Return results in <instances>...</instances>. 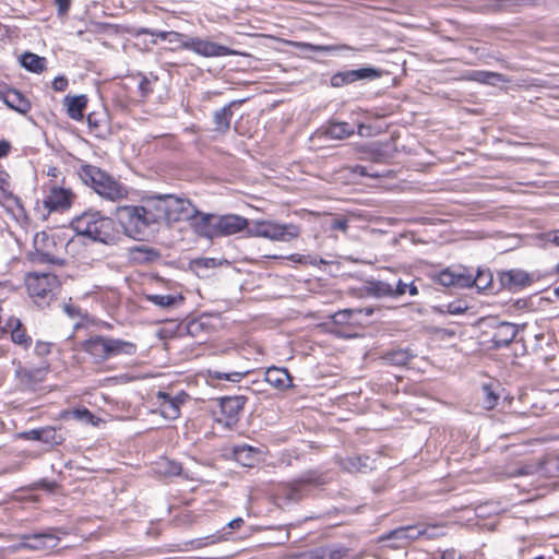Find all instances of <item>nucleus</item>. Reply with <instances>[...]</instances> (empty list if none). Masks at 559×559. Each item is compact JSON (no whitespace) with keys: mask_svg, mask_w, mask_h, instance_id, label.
I'll list each match as a JSON object with an SVG mask.
<instances>
[{"mask_svg":"<svg viewBox=\"0 0 559 559\" xmlns=\"http://www.w3.org/2000/svg\"><path fill=\"white\" fill-rule=\"evenodd\" d=\"M189 394L180 391L176 395L158 391L156 402L158 404L160 415L166 419H176L180 416V407L189 400Z\"/></svg>","mask_w":559,"mask_h":559,"instance_id":"11","label":"nucleus"},{"mask_svg":"<svg viewBox=\"0 0 559 559\" xmlns=\"http://www.w3.org/2000/svg\"><path fill=\"white\" fill-rule=\"evenodd\" d=\"M143 297L145 300L150 301L154 306L164 309L171 308L185 301V296L180 292H175L170 294H153L148 293L145 289L143 290Z\"/></svg>","mask_w":559,"mask_h":559,"instance_id":"26","label":"nucleus"},{"mask_svg":"<svg viewBox=\"0 0 559 559\" xmlns=\"http://www.w3.org/2000/svg\"><path fill=\"white\" fill-rule=\"evenodd\" d=\"M41 438L40 441L50 444H60L62 442V437L57 435L56 428L51 426L41 428Z\"/></svg>","mask_w":559,"mask_h":559,"instance_id":"44","label":"nucleus"},{"mask_svg":"<svg viewBox=\"0 0 559 559\" xmlns=\"http://www.w3.org/2000/svg\"><path fill=\"white\" fill-rule=\"evenodd\" d=\"M49 372V366L28 368L21 371V381L28 388L34 390L37 384L45 381Z\"/></svg>","mask_w":559,"mask_h":559,"instance_id":"28","label":"nucleus"},{"mask_svg":"<svg viewBox=\"0 0 559 559\" xmlns=\"http://www.w3.org/2000/svg\"><path fill=\"white\" fill-rule=\"evenodd\" d=\"M5 328H8V333H10L11 341L14 344L24 349H28L32 346V337L27 334L26 328L19 318L10 317L5 321Z\"/></svg>","mask_w":559,"mask_h":559,"instance_id":"22","label":"nucleus"},{"mask_svg":"<svg viewBox=\"0 0 559 559\" xmlns=\"http://www.w3.org/2000/svg\"><path fill=\"white\" fill-rule=\"evenodd\" d=\"M233 457L245 467H254L261 461V450L248 444L234 445L231 449Z\"/></svg>","mask_w":559,"mask_h":559,"instance_id":"19","label":"nucleus"},{"mask_svg":"<svg viewBox=\"0 0 559 559\" xmlns=\"http://www.w3.org/2000/svg\"><path fill=\"white\" fill-rule=\"evenodd\" d=\"M471 287L475 286L479 290L490 289L492 285V274L490 271H478L474 276L469 273Z\"/></svg>","mask_w":559,"mask_h":559,"instance_id":"40","label":"nucleus"},{"mask_svg":"<svg viewBox=\"0 0 559 559\" xmlns=\"http://www.w3.org/2000/svg\"><path fill=\"white\" fill-rule=\"evenodd\" d=\"M74 350L84 354L82 359L90 364L94 371L107 372L114 369L108 364L110 359L135 355L138 345L122 338L94 334L80 342Z\"/></svg>","mask_w":559,"mask_h":559,"instance_id":"1","label":"nucleus"},{"mask_svg":"<svg viewBox=\"0 0 559 559\" xmlns=\"http://www.w3.org/2000/svg\"><path fill=\"white\" fill-rule=\"evenodd\" d=\"M182 472V467L179 463L174 461H166V466L164 468V473L171 476H178Z\"/></svg>","mask_w":559,"mask_h":559,"instance_id":"54","label":"nucleus"},{"mask_svg":"<svg viewBox=\"0 0 559 559\" xmlns=\"http://www.w3.org/2000/svg\"><path fill=\"white\" fill-rule=\"evenodd\" d=\"M317 479L312 474H306L292 483L287 486V498L289 499H299L300 498V491L309 485H316Z\"/></svg>","mask_w":559,"mask_h":559,"instance_id":"36","label":"nucleus"},{"mask_svg":"<svg viewBox=\"0 0 559 559\" xmlns=\"http://www.w3.org/2000/svg\"><path fill=\"white\" fill-rule=\"evenodd\" d=\"M87 102L88 99L86 95L67 96L64 98V104L67 106L68 116L76 121L82 120Z\"/></svg>","mask_w":559,"mask_h":559,"instance_id":"29","label":"nucleus"},{"mask_svg":"<svg viewBox=\"0 0 559 559\" xmlns=\"http://www.w3.org/2000/svg\"><path fill=\"white\" fill-rule=\"evenodd\" d=\"M117 214L124 234L131 238H140L151 226L142 205L119 206Z\"/></svg>","mask_w":559,"mask_h":559,"instance_id":"7","label":"nucleus"},{"mask_svg":"<svg viewBox=\"0 0 559 559\" xmlns=\"http://www.w3.org/2000/svg\"><path fill=\"white\" fill-rule=\"evenodd\" d=\"M320 559H354L350 549L345 546H334L321 549Z\"/></svg>","mask_w":559,"mask_h":559,"instance_id":"39","label":"nucleus"},{"mask_svg":"<svg viewBox=\"0 0 559 559\" xmlns=\"http://www.w3.org/2000/svg\"><path fill=\"white\" fill-rule=\"evenodd\" d=\"M243 524H245V521L242 518H236V519L231 520L221 531L216 532L215 534H212L210 536L199 539L198 547H204V546H210V545L218 544L222 542L230 540L233 538V531L240 530L243 526Z\"/></svg>","mask_w":559,"mask_h":559,"instance_id":"21","label":"nucleus"},{"mask_svg":"<svg viewBox=\"0 0 559 559\" xmlns=\"http://www.w3.org/2000/svg\"><path fill=\"white\" fill-rule=\"evenodd\" d=\"M41 428L31 429L28 431H24L21 433L22 438L25 440L40 441L41 438Z\"/></svg>","mask_w":559,"mask_h":559,"instance_id":"59","label":"nucleus"},{"mask_svg":"<svg viewBox=\"0 0 559 559\" xmlns=\"http://www.w3.org/2000/svg\"><path fill=\"white\" fill-rule=\"evenodd\" d=\"M499 282L503 289L515 293L531 286L534 277L524 270L512 269L499 272Z\"/></svg>","mask_w":559,"mask_h":559,"instance_id":"13","label":"nucleus"},{"mask_svg":"<svg viewBox=\"0 0 559 559\" xmlns=\"http://www.w3.org/2000/svg\"><path fill=\"white\" fill-rule=\"evenodd\" d=\"M9 186V174L4 170H0V189L4 190Z\"/></svg>","mask_w":559,"mask_h":559,"instance_id":"64","label":"nucleus"},{"mask_svg":"<svg viewBox=\"0 0 559 559\" xmlns=\"http://www.w3.org/2000/svg\"><path fill=\"white\" fill-rule=\"evenodd\" d=\"M12 151V144L9 140L0 138V159L5 158Z\"/></svg>","mask_w":559,"mask_h":559,"instance_id":"58","label":"nucleus"},{"mask_svg":"<svg viewBox=\"0 0 559 559\" xmlns=\"http://www.w3.org/2000/svg\"><path fill=\"white\" fill-rule=\"evenodd\" d=\"M71 227L78 235L104 245H115L120 238L116 221L94 209H87L76 215L71 221Z\"/></svg>","mask_w":559,"mask_h":559,"instance_id":"2","label":"nucleus"},{"mask_svg":"<svg viewBox=\"0 0 559 559\" xmlns=\"http://www.w3.org/2000/svg\"><path fill=\"white\" fill-rule=\"evenodd\" d=\"M151 225L165 222L167 224L168 194L148 197L142 204Z\"/></svg>","mask_w":559,"mask_h":559,"instance_id":"14","label":"nucleus"},{"mask_svg":"<svg viewBox=\"0 0 559 559\" xmlns=\"http://www.w3.org/2000/svg\"><path fill=\"white\" fill-rule=\"evenodd\" d=\"M352 83H355L352 70L338 71L334 73L330 79L331 86L336 88Z\"/></svg>","mask_w":559,"mask_h":559,"instance_id":"42","label":"nucleus"},{"mask_svg":"<svg viewBox=\"0 0 559 559\" xmlns=\"http://www.w3.org/2000/svg\"><path fill=\"white\" fill-rule=\"evenodd\" d=\"M516 335L515 325L509 322L498 323L491 333V342L493 347L500 348L509 345Z\"/></svg>","mask_w":559,"mask_h":559,"instance_id":"25","label":"nucleus"},{"mask_svg":"<svg viewBox=\"0 0 559 559\" xmlns=\"http://www.w3.org/2000/svg\"><path fill=\"white\" fill-rule=\"evenodd\" d=\"M462 554L455 548H448L440 552V559H462Z\"/></svg>","mask_w":559,"mask_h":559,"instance_id":"56","label":"nucleus"},{"mask_svg":"<svg viewBox=\"0 0 559 559\" xmlns=\"http://www.w3.org/2000/svg\"><path fill=\"white\" fill-rule=\"evenodd\" d=\"M49 180H60L63 176H61V170L57 166H49L46 171Z\"/></svg>","mask_w":559,"mask_h":559,"instance_id":"61","label":"nucleus"},{"mask_svg":"<svg viewBox=\"0 0 559 559\" xmlns=\"http://www.w3.org/2000/svg\"><path fill=\"white\" fill-rule=\"evenodd\" d=\"M288 259L295 263H300V264H314V261H311L310 260V257L309 255H302V254H298V253H294V254H290L288 257Z\"/></svg>","mask_w":559,"mask_h":559,"instance_id":"60","label":"nucleus"},{"mask_svg":"<svg viewBox=\"0 0 559 559\" xmlns=\"http://www.w3.org/2000/svg\"><path fill=\"white\" fill-rule=\"evenodd\" d=\"M443 312L449 314H463L468 309L467 304L464 300H453L447 305H444Z\"/></svg>","mask_w":559,"mask_h":559,"instance_id":"47","label":"nucleus"},{"mask_svg":"<svg viewBox=\"0 0 559 559\" xmlns=\"http://www.w3.org/2000/svg\"><path fill=\"white\" fill-rule=\"evenodd\" d=\"M55 3L57 5L58 15L60 16L66 15L71 7V0H55Z\"/></svg>","mask_w":559,"mask_h":559,"instance_id":"57","label":"nucleus"},{"mask_svg":"<svg viewBox=\"0 0 559 559\" xmlns=\"http://www.w3.org/2000/svg\"><path fill=\"white\" fill-rule=\"evenodd\" d=\"M28 295L35 302L50 300L60 289L61 283L52 273L31 272L25 276Z\"/></svg>","mask_w":559,"mask_h":559,"instance_id":"6","label":"nucleus"},{"mask_svg":"<svg viewBox=\"0 0 559 559\" xmlns=\"http://www.w3.org/2000/svg\"><path fill=\"white\" fill-rule=\"evenodd\" d=\"M348 228V224H347V221L346 219H334L333 223H332V229L333 230H341V231H346Z\"/></svg>","mask_w":559,"mask_h":559,"instance_id":"62","label":"nucleus"},{"mask_svg":"<svg viewBox=\"0 0 559 559\" xmlns=\"http://www.w3.org/2000/svg\"><path fill=\"white\" fill-rule=\"evenodd\" d=\"M464 80L474 81V82H478L481 84H489V85H493L496 82H502V83L510 82V80L501 73L492 72V71H481V70L468 72L467 74L464 75Z\"/></svg>","mask_w":559,"mask_h":559,"instance_id":"30","label":"nucleus"},{"mask_svg":"<svg viewBox=\"0 0 559 559\" xmlns=\"http://www.w3.org/2000/svg\"><path fill=\"white\" fill-rule=\"evenodd\" d=\"M352 173L355 175H358V176L371 177V178H379V177L384 176V174L374 170L372 165H370V166L355 165L352 168Z\"/></svg>","mask_w":559,"mask_h":559,"instance_id":"46","label":"nucleus"},{"mask_svg":"<svg viewBox=\"0 0 559 559\" xmlns=\"http://www.w3.org/2000/svg\"><path fill=\"white\" fill-rule=\"evenodd\" d=\"M143 35H148L152 37H156L159 40L167 41L169 37H175L174 33L171 31H158V29H151V28H143L140 32Z\"/></svg>","mask_w":559,"mask_h":559,"instance_id":"51","label":"nucleus"},{"mask_svg":"<svg viewBox=\"0 0 559 559\" xmlns=\"http://www.w3.org/2000/svg\"><path fill=\"white\" fill-rule=\"evenodd\" d=\"M197 213V206L187 198L168 194L167 224L189 222Z\"/></svg>","mask_w":559,"mask_h":559,"instance_id":"10","label":"nucleus"},{"mask_svg":"<svg viewBox=\"0 0 559 559\" xmlns=\"http://www.w3.org/2000/svg\"><path fill=\"white\" fill-rule=\"evenodd\" d=\"M369 456L354 455L341 461V466L349 473H362L371 468Z\"/></svg>","mask_w":559,"mask_h":559,"instance_id":"32","label":"nucleus"},{"mask_svg":"<svg viewBox=\"0 0 559 559\" xmlns=\"http://www.w3.org/2000/svg\"><path fill=\"white\" fill-rule=\"evenodd\" d=\"M483 393H484V406L487 409H492L497 402L499 396L493 392L491 389V385L485 384L483 386Z\"/></svg>","mask_w":559,"mask_h":559,"instance_id":"48","label":"nucleus"},{"mask_svg":"<svg viewBox=\"0 0 559 559\" xmlns=\"http://www.w3.org/2000/svg\"><path fill=\"white\" fill-rule=\"evenodd\" d=\"M433 281L445 287H471L469 273L465 269H443L433 275Z\"/></svg>","mask_w":559,"mask_h":559,"instance_id":"16","label":"nucleus"},{"mask_svg":"<svg viewBox=\"0 0 559 559\" xmlns=\"http://www.w3.org/2000/svg\"><path fill=\"white\" fill-rule=\"evenodd\" d=\"M407 284L401 280L397 282L396 287H393V297L403 296L406 293Z\"/></svg>","mask_w":559,"mask_h":559,"instance_id":"63","label":"nucleus"},{"mask_svg":"<svg viewBox=\"0 0 559 559\" xmlns=\"http://www.w3.org/2000/svg\"><path fill=\"white\" fill-rule=\"evenodd\" d=\"M248 371H218L209 369L205 374L206 382L211 385H215L221 381H229L234 383L240 382L246 376Z\"/></svg>","mask_w":559,"mask_h":559,"instance_id":"31","label":"nucleus"},{"mask_svg":"<svg viewBox=\"0 0 559 559\" xmlns=\"http://www.w3.org/2000/svg\"><path fill=\"white\" fill-rule=\"evenodd\" d=\"M371 290L378 297H393V286L386 282H373L371 284Z\"/></svg>","mask_w":559,"mask_h":559,"instance_id":"45","label":"nucleus"},{"mask_svg":"<svg viewBox=\"0 0 559 559\" xmlns=\"http://www.w3.org/2000/svg\"><path fill=\"white\" fill-rule=\"evenodd\" d=\"M142 98H147L153 93V82L145 75H141L138 85Z\"/></svg>","mask_w":559,"mask_h":559,"instance_id":"50","label":"nucleus"},{"mask_svg":"<svg viewBox=\"0 0 559 559\" xmlns=\"http://www.w3.org/2000/svg\"><path fill=\"white\" fill-rule=\"evenodd\" d=\"M231 117L233 111L230 105L216 110L214 112V130L219 133H226L229 130Z\"/></svg>","mask_w":559,"mask_h":559,"instance_id":"38","label":"nucleus"},{"mask_svg":"<svg viewBox=\"0 0 559 559\" xmlns=\"http://www.w3.org/2000/svg\"><path fill=\"white\" fill-rule=\"evenodd\" d=\"M189 225L199 237L207 239L217 237L216 216L214 214L203 213L197 209V213L190 218Z\"/></svg>","mask_w":559,"mask_h":559,"instance_id":"17","label":"nucleus"},{"mask_svg":"<svg viewBox=\"0 0 559 559\" xmlns=\"http://www.w3.org/2000/svg\"><path fill=\"white\" fill-rule=\"evenodd\" d=\"M43 204L48 213H63L72 207L76 200V193L67 182L66 177L60 180H48L44 187Z\"/></svg>","mask_w":559,"mask_h":559,"instance_id":"5","label":"nucleus"},{"mask_svg":"<svg viewBox=\"0 0 559 559\" xmlns=\"http://www.w3.org/2000/svg\"><path fill=\"white\" fill-rule=\"evenodd\" d=\"M175 37H169L167 40L171 46L169 47L170 51H178V50H189L190 46V39L191 36H187L183 33L171 31Z\"/></svg>","mask_w":559,"mask_h":559,"instance_id":"41","label":"nucleus"},{"mask_svg":"<svg viewBox=\"0 0 559 559\" xmlns=\"http://www.w3.org/2000/svg\"><path fill=\"white\" fill-rule=\"evenodd\" d=\"M20 61L23 68L33 73H41L46 69V59L33 52H24Z\"/></svg>","mask_w":559,"mask_h":559,"instance_id":"35","label":"nucleus"},{"mask_svg":"<svg viewBox=\"0 0 559 559\" xmlns=\"http://www.w3.org/2000/svg\"><path fill=\"white\" fill-rule=\"evenodd\" d=\"M373 313L372 308L343 309L334 313L333 321L338 325L356 326L361 325V317H369Z\"/></svg>","mask_w":559,"mask_h":559,"instance_id":"20","label":"nucleus"},{"mask_svg":"<svg viewBox=\"0 0 559 559\" xmlns=\"http://www.w3.org/2000/svg\"><path fill=\"white\" fill-rule=\"evenodd\" d=\"M300 227L295 224H280L273 221H259L254 224V235L274 241H289L300 235Z\"/></svg>","mask_w":559,"mask_h":559,"instance_id":"9","label":"nucleus"},{"mask_svg":"<svg viewBox=\"0 0 559 559\" xmlns=\"http://www.w3.org/2000/svg\"><path fill=\"white\" fill-rule=\"evenodd\" d=\"M284 45L297 48V49H304L309 51H317V52H337V51H355L356 48L347 45V44H337V45H313L310 43L305 41H296V40H288L284 39L282 40Z\"/></svg>","mask_w":559,"mask_h":559,"instance_id":"24","label":"nucleus"},{"mask_svg":"<svg viewBox=\"0 0 559 559\" xmlns=\"http://www.w3.org/2000/svg\"><path fill=\"white\" fill-rule=\"evenodd\" d=\"M53 348V343L45 342V341H37L34 347V353L36 356L40 358H45L48 355L51 354Z\"/></svg>","mask_w":559,"mask_h":559,"instance_id":"49","label":"nucleus"},{"mask_svg":"<svg viewBox=\"0 0 559 559\" xmlns=\"http://www.w3.org/2000/svg\"><path fill=\"white\" fill-rule=\"evenodd\" d=\"M70 416L78 420H84L88 424H91L94 427H98L99 424L103 421L100 418L96 417L90 409L86 407L82 408H74V409H66L60 413L61 419H67Z\"/></svg>","mask_w":559,"mask_h":559,"instance_id":"34","label":"nucleus"},{"mask_svg":"<svg viewBox=\"0 0 559 559\" xmlns=\"http://www.w3.org/2000/svg\"><path fill=\"white\" fill-rule=\"evenodd\" d=\"M78 175L84 185L107 201L120 202L129 195L127 186L97 166L84 164L79 168Z\"/></svg>","mask_w":559,"mask_h":559,"instance_id":"3","label":"nucleus"},{"mask_svg":"<svg viewBox=\"0 0 559 559\" xmlns=\"http://www.w3.org/2000/svg\"><path fill=\"white\" fill-rule=\"evenodd\" d=\"M325 135L331 139L343 140L354 133V127L348 122L331 121L324 131Z\"/></svg>","mask_w":559,"mask_h":559,"instance_id":"33","label":"nucleus"},{"mask_svg":"<svg viewBox=\"0 0 559 559\" xmlns=\"http://www.w3.org/2000/svg\"><path fill=\"white\" fill-rule=\"evenodd\" d=\"M130 258L135 263L145 264L157 260L159 253L154 249L141 246L131 249Z\"/></svg>","mask_w":559,"mask_h":559,"instance_id":"37","label":"nucleus"},{"mask_svg":"<svg viewBox=\"0 0 559 559\" xmlns=\"http://www.w3.org/2000/svg\"><path fill=\"white\" fill-rule=\"evenodd\" d=\"M71 241L56 233H37L33 240L34 251L28 254L35 264H51L63 266L67 264L66 253Z\"/></svg>","mask_w":559,"mask_h":559,"instance_id":"4","label":"nucleus"},{"mask_svg":"<svg viewBox=\"0 0 559 559\" xmlns=\"http://www.w3.org/2000/svg\"><path fill=\"white\" fill-rule=\"evenodd\" d=\"M265 381L278 390H286L293 386V378L285 368H267L265 371Z\"/></svg>","mask_w":559,"mask_h":559,"instance_id":"27","label":"nucleus"},{"mask_svg":"<svg viewBox=\"0 0 559 559\" xmlns=\"http://www.w3.org/2000/svg\"><path fill=\"white\" fill-rule=\"evenodd\" d=\"M87 124L90 128V132L98 136L100 132V119L97 118V115L95 112H91L87 115Z\"/></svg>","mask_w":559,"mask_h":559,"instance_id":"52","label":"nucleus"},{"mask_svg":"<svg viewBox=\"0 0 559 559\" xmlns=\"http://www.w3.org/2000/svg\"><path fill=\"white\" fill-rule=\"evenodd\" d=\"M248 219L236 214L216 216L217 237L231 236L245 230L248 227Z\"/></svg>","mask_w":559,"mask_h":559,"instance_id":"18","label":"nucleus"},{"mask_svg":"<svg viewBox=\"0 0 559 559\" xmlns=\"http://www.w3.org/2000/svg\"><path fill=\"white\" fill-rule=\"evenodd\" d=\"M247 401L248 399L245 395L218 399V408L213 412L215 420L224 427H234L239 421Z\"/></svg>","mask_w":559,"mask_h":559,"instance_id":"8","label":"nucleus"},{"mask_svg":"<svg viewBox=\"0 0 559 559\" xmlns=\"http://www.w3.org/2000/svg\"><path fill=\"white\" fill-rule=\"evenodd\" d=\"M189 50L205 58L225 57L235 53L226 46L200 37H191Z\"/></svg>","mask_w":559,"mask_h":559,"instance_id":"15","label":"nucleus"},{"mask_svg":"<svg viewBox=\"0 0 559 559\" xmlns=\"http://www.w3.org/2000/svg\"><path fill=\"white\" fill-rule=\"evenodd\" d=\"M413 528H414L413 526L399 527V528L392 531L388 535V538L394 537V538H397V539H407V540L412 539L413 537L408 533Z\"/></svg>","mask_w":559,"mask_h":559,"instance_id":"53","label":"nucleus"},{"mask_svg":"<svg viewBox=\"0 0 559 559\" xmlns=\"http://www.w3.org/2000/svg\"><path fill=\"white\" fill-rule=\"evenodd\" d=\"M68 84V79L63 75H60L55 78V80L52 81V88L56 92H63L67 90Z\"/></svg>","mask_w":559,"mask_h":559,"instance_id":"55","label":"nucleus"},{"mask_svg":"<svg viewBox=\"0 0 559 559\" xmlns=\"http://www.w3.org/2000/svg\"><path fill=\"white\" fill-rule=\"evenodd\" d=\"M0 99L9 107L21 115H26L32 109V103L21 91L0 82Z\"/></svg>","mask_w":559,"mask_h":559,"instance_id":"12","label":"nucleus"},{"mask_svg":"<svg viewBox=\"0 0 559 559\" xmlns=\"http://www.w3.org/2000/svg\"><path fill=\"white\" fill-rule=\"evenodd\" d=\"M58 538L48 533L24 535L22 537V547L31 550H45L56 547Z\"/></svg>","mask_w":559,"mask_h":559,"instance_id":"23","label":"nucleus"},{"mask_svg":"<svg viewBox=\"0 0 559 559\" xmlns=\"http://www.w3.org/2000/svg\"><path fill=\"white\" fill-rule=\"evenodd\" d=\"M354 82L361 80H377L382 76V71L380 69L374 68H360L357 70H352Z\"/></svg>","mask_w":559,"mask_h":559,"instance_id":"43","label":"nucleus"}]
</instances>
